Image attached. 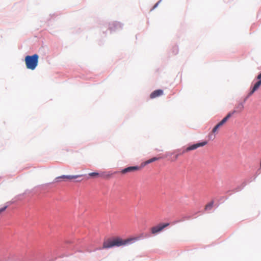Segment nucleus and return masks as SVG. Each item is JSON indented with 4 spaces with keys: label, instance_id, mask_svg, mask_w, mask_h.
<instances>
[{
    "label": "nucleus",
    "instance_id": "nucleus-4",
    "mask_svg": "<svg viewBox=\"0 0 261 261\" xmlns=\"http://www.w3.org/2000/svg\"><path fill=\"white\" fill-rule=\"evenodd\" d=\"M244 108V103L243 102H239L235 106L233 110L229 112L226 116L229 119L235 113H240L242 112L243 111Z\"/></svg>",
    "mask_w": 261,
    "mask_h": 261
},
{
    "label": "nucleus",
    "instance_id": "nucleus-9",
    "mask_svg": "<svg viewBox=\"0 0 261 261\" xmlns=\"http://www.w3.org/2000/svg\"><path fill=\"white\" fill-rule=\"evenodd\" d=\"M82 176V175H62L61 176H59L56 178V179H59L60 178H63L65 179L71 180L73 179H76L79 177H81Z\"/></svg>",
    "mask_w": 261,
    "mask_h": 261
},
{
    "label": "nucleus",
    "instance_id": "nucleus-2",
    "mask_svg": "<svg viewBox=\"0 0 261 261\" xmlns=\"http://www.w3.org/2000/svg\"><path fill=\"white\" fill-rule=\"evenodd\" d=\"M39 56L37 54L32 56H27L25 58V63L28 69L34 70L38 63Z\"/></svg>",
    "mask_w": 261,
    "mask_h": 261
},
{
    "label": "nucleus",
    "instance_id": "nucleus-16",
    "mask_svg": "<svg viewBox=\"0 0 261 261\" xmlns=\"http://www.w3.org/2000/svg\"><path fill=\"white\" fill-rule=\"evenodd\" d=\"M177 51H178V48L176 46H174L173 48V53L174 54H176L177 53Z\"/></svg>",
    "mask_w": 261,
    "mask_h": 261
},
{
    "label": "nucleus",
    "instance_id": "nucleus-1",
    "mask_svg": "<svg viewBox=\"0 0 261 261\" xmlns=\"http://www.w3.org/2000/svg\"><path fill=\"white\" fill-rule=\"evenodd\" d=\"M132 239L123 240L120 238H115L112 240L105 241L103 244V248H109L114 246H120L124 245L131 241Z\"/></svg>",
    "mask_w": 261,
    "mask_h": 261
},
{
    "label": "nucleus",
    "instance_id": "nucleus-6",
    "mask_svg": "<svg viewBox=\"0 0 261 261\" xmlns=\"http://www.w3.org/2000/svg\"><path fill=\"white\" fill-rule=\"evenodd\" d=\"M141 169V168L139 166H130V167H128L127 168H125L122 169L120 171V173L122 174H125L127 173L136 172V171L140 170Z\"/></svg>",
    "mask_w": 261,
    "mask_h": 261
},
{
    "label": "nucleus",
    "instance_id": "nucleus-17",
    "mask_svg": "<svg viewBox=\"0 0 261 261\" xmlns=\"http://www.w3.org/2000/svg\"><path fill=\"white\" fill-rule=\"evenodd\" d=\"M7 207V206H4L1 208H0V212H3V211H4L6 209Z\"/></svg>",
    "mask_w": 261,
    "mask_h": 261
},
{
    "label": "nucleus",
    "instance_id": "nucleus-13",
    "mask_svg": "<svg viewBox=\"0 0 261 261\" xmlns=\"http://www.w3.org/2000/svg\"><path fill=\"white\" fill-rule=\"evenodd\" d=\"M121 25L119 23L114 22L110 24V29L111 31H114L117 28H120Z\"/></svg>",
    "mask_w": 261,
    "mask_h": 261
},
{
    "label": "nucleus",
    "instance_id": "nucleus-5",
    "mask_svg": "<svg viewBox=\"0 0 261 261\" xmlns=\"http://www.w3.org/2000/svg\"><path fill=\"white\" fill-rule=\"evenodd\" d=\"M207 143V141H203L200 143H197L191 145L189 146L182 150V153H185L191 150L196 149L198 147L204 146Z\"/></svg>",
    "mask_w": 261,
    "mask_h": 261
},
{
    "label": "nucleus",
    "instance_id": "nucleus-3",
    "mask_svg": "<svg viewBox=\"0 0 261 261\" xmlns=\"http://www.w3.org/2000/svg\"><path fill=\"white\" fill-rule=\"evenodd\" d=\"M228 118L226 116L220 122H219L212 129V133L209 134L208 138L210 140H214L215 138V135L214 134L218 132V129L223 124H224L228 120Z\"/></svg>",
    "mask_w": 261,
    "mask_h": 261
},
{
    "label": "nucleus",
    "instance_id": "nucleus-18",
    "mask_svg": "<svg viewBox=\"0 0 261 261\" xmlns=\"http://www.w3.org/2000/svg\"><path fill=\"white\" fill-rule=\"evenodd\" d=\"M257 79H261V73H260L259 74H258V75H257Z\"/></svg>",
    "mask_w": 261,
    "mask_h": 261
},
{
    "label": "nucleus",
    "instance_id": "nucleus-11",
    "mask_svg": "<svg viewBox=\"0 0 261 261\" xmlns=\"http://www.w3.org/2000/svg\"><path fill=\"white\" fill-rule=\"evenodd\" d=\"M112 175V173L110 172H102L100 173V177L108 179Z\"/></svg>",
    "mask_w": 261,
    "mask_h": 261
},
{
    "label": "nucleus",
    "instance_id": "nucleus-12",
    "mask_svg": "<svg viewBox=\"0 0 261 261\" xmlns=\"http://www.w3.org/2000/svg\"><path fill=\"white\" fill-rule=\"evenodd\" d=\"M214 201H211L210 202L207 203L204 207V210L206 211H209L212 210V208L214 206Z\"/></svg>",
    "mask_w": 261,
    "mask_h": 261
},
{
    "label": "nucleus",
    "instance_id": "nucleus-8",
    "mask_svg": "<svg viewBox=\"0 0 261 261\" xmlns=\"http://www.w3.org/2000/svg\"><path fill=\"white\" fill-rule=\"evenodd\" d=\"M164 92L161 89L155 90L153 91L150 95V98L151 99L158 97L163 95Z\"/></svg>",
    "mask_w": 261,
    "mask_h": 261
},
{
    "label": "nucleus",
    "instance_id": "nucleus-20",
    "mask_svg": "<svg viewBox=\"0 0 261 261\" xmlns=\"http://www.w3.org/2000/svg\"><path fill=\"white\" fill-rule=\"evenodd\" d=\"M158 3H156V4L154 5V7H153V8H155V7L158 6Z\"/></svg>",
    "mask_w": 261,
    "mask_h": 261
},
{
    "label": "nucleus",
    "instance_id": "nucleus-19",
    "mask_svg": "<svg viewBox=\"0 0 261 261\" xmlns=\"http://www.w3.org/2000/svg\"><path fill=\"white\" fill-rule=\"evenodd\" d=\"M178 154H176L175 156V160L178 158Z\"/></svg>",
    "mask_w": 261,
    "mask_h": 261
},
{
    "label": "nucleus",
    "instance_id": "nucleus-7",
    "mask_svg": "<svg viewBox=\"0 0 261 261\" xmlns=\"http://www.w3.org/2000/svg\"><path fill=\"white\" fill-rule=\"evenodd\" d=\"M169 225V223L160 224L159 225L154 226L151 228L152 234H156L162 231L165 227Z\"/></svg>",
    "mask_w": 261,
    "mask_h": 261
},
{
    "label": "nucleus",
    "instance_id": "nucleus-14",
    "mask_svg": "<svg viewBox=\"0 0 261 261\" xmlns=\"http://www.w3.org/2000/svg\"><path fill=\"white\" fill-rule=\"evenodd\" d=\"M159 159H160L159 158H156V157L152 158L145 161V162H144V165H146L147 164H150L153 162H155V161L158 160Z\"/></svg>",
    "mask_w": 261,
    "mask_h": 261
},
{
    "label": "nucleus",
    "instance_id": "nucleus-10",
    "mask_svg": "<svg viewBox=\"0 0 261 261\" xmlns=\"http://www.w3.org/2000/svg\"><path fill=\"white\" fill-rule=\"evenodd\" d=\"M258 81H257L253 87L252 90L250 92L249 95H252L255 91H256L261 85V79H258Z\"/></svg>",
    "mask_w": 261,
    "mask_h": 261
},
{
    "label": "nucleus",
    "instance_id": "nucleus-15",
    "mask_svg": "<svg viewBox=\"0 0 261 261\" xmlns=\"http://www.w3.org/2000/svg\"><path fill=\"white\" fill-rule=\"evenodd\" d=\"M89 175L93 177H100V173L97 172H91L89 173Z\"/></svg>",
    "mask_w": 261,
    "mask_h": 261
}]
</instances>
